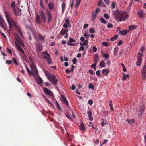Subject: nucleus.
Wrapping results in <instances>:
<instances>
[{"instance_id": "nucleus-61", "label": "nucleus", "mask_w": 146, "mask_h": 146, "mask_svg": "<svg viewBox=\"0 0 146 146\" xmlns=\"http://www.w3.org/2000/svg\"><path fill=\"white\" fill-rule=\"evenodd\" d=\"M43 54L46 55L48 57H50V54L48 53L47 52H45L43 53Z\"/></svg>"}, {"instance_id": "nucleus-35", "label": "nucleus", "mask_w": 146, "mask_h": 146, "mask_svg": "<svg viewBox=\"0 0 146 146\" xmlns=\"http://www.w3.org/2000/svg\"><path fill=\"white\" fill-rule=\"evenodd\" d=\"M118 35H116L114 37H112L110 39V40L111 41H114L116 40L118 38Z\"/></svg>"}, {"instance_id": "nucleus-15", "label": "nucleus", "mask_w": 146, "mask_h": 146, "mask_svg": "<svg viewBox=\"0 0 146 146\" xmlns=\"http://www.w3.org/2000/svg\"><path fill=\"white\" fill-rule=\"evenodd\" d=\"M62 102L65 104H66V105L68 106V102L66 100L65 97L64 96H62Z\"/></svg>"}, {"instance_id": "nucleus-25", "label": "nucleus", "mask_w": 146, "mask_h": 146, "mask_svg": "<svg viewBox=\"0 0 146 146\" xmlns=\"http://www.w3.org/2000/svg\"><path fill=\"white\" fill-rule=\"evenodd\" d=\"M97 14L95 12H93L91 17H92V20L93 21L96 18Z\"/></svg>"}, {"instance_id": "nucleus-57", "label": "nucleus", "mask_w": 146, "mask_h": 146, "mask_svg": "<svg viewBox=\"0 0 146 146\" xmlns=\"http://www.w3.org/2000/svg\"><path fill=\"white\" fill-rule=\"evenodd\" d=\"M89 72L92 75H93L95 74V73L93 71L91 70H89Z\"/></svg>"}, {"instance_id": "nucleus-38", "label": "nucleus", "mask_w": 146, "mask_h": 146, "mask_svg": "<svg viewBox=\"0 0 146 146\" xmlns=\"http://www.w3.org/2000/svg\"><path fill=\"white\" fill-rule=\"evenodd\" d=\"M84 43H80V45H81V46H82V45L86 46V45H87L88 43V41L87 40H85V41H84Z\"/></svg>"}, {"instance_id": "nucleus-48", "label": "nucleus", "mask_w": 146, "mask_h": 146, "mask_svg": "<svg viewBox=\"0 0 146 146\" xmlns=\"http://www.w3.org/2000/svg\"><path fill=\"white\" fill-rule=\"evenodd\" d=\"M104 17L106 19H109L110 17L107 14H104Z\"/></svg>"}, {"instance_id": "nucleus-30", "label": "nucleus", "mask_w": 146, "mask_h": 146, "mask_svg": "<svg viewBox=\"0 0 146 146\" xmlns=\"http://www.w3.org/2000/svg\"><path fill=\"white\" fill-rule=\"evenodd\" d=\"M26 70H27V72L30 74H32V75H35V73H34L33 71H30L29 70V68L27 67V68H26Z\"/></svg>"}, {"instance_id": "nucleus-34", "label": "nucleus", "mask_w": 146, "mask_h": 146, "mask_svg": "<svg viewBox=\"0 0 146 146\" xmlns=\"http://www.w3.org/2000/svg\"><path fill=\"white\" fill-rule=\"evenodd\" d=\"M87 125H88L89 126H91V127H92L93 129H95V128L94 127V124L91 123V122H88L87 123Z\"/></svg>"}, {"instance_id": "nucleus-41", "label": "nucleus", "mask_w": 146, "mask_h": 146, "mask_svg": "<svg viewBox=\"0 0 146 146\" xmlns=\"http://www.w3.org/2000/svg\"><path fill=\"white\" fill-rule=\"evenodd\" d=\"M116 6V4L114 1H113L112 3V9H114L115 8Z\"/></svg>"}, {"instance_id": "nucleus-16", "label": "nucleus", "mask_w": 146, "mask_h": 146, "mask_svg": "<svg viewBox=\"0 0 146 146\" xmlns=\"http://www.w3.org/2000/svg\"><path fill=\"white\" fill-rule=\"evenodd\" d=\"M14 27L16 29L18 33H19V34L21 36H23V34L21 31L20 28L17 26V24H16Z\"/></svg>"}, {"instance_id": "nucleus-43", "label": "nucleus", "mask_w": 146, "mask_h": 146, "mask_svg": "<svg viewBox=\"0 0 146 146\" xmlns=\"http://www.w3.org/2000/svg\"><path fill=\"white\" fill-rule=\"evenodd\" d=\"M107 27L108 28H112L113 27V25L111 23H108Z\"/></svg>"}, {"instance_id": "nucleus-4", "label": "nucleus", "mask_w": 146, "mask_h": 146, "mask_svg": "<svg viewBox=\"0 0 146 146\" xmlns=\"http://www.w3.org/2000/svg\"><path fill=\"white\" fill-rule=\"evenodd\" d=\"M45 12L48 18V23H49L52 20V17L50 12L47 9H45Z\"/></svg>"}, {"instance_id": "nucleus-54", "label": "nucleus", "mask_w": 146, "mask_h": 146, "mask_svg": "<svg viewBox=\"0 0 146 146\" xmlns=\"http://www.w3.org/2000/svg\"><path fill=\"white\" fill-rule=\"evenodd\" d=\"M77 60L76 58H74L72 60V61L74 64H75Z\"/></svg>"}, {"instance_id": "nucleus-1", "label": "nucleus", "mask_w": 146, "mask_h": 146, "mask_svg": "<svg viewBox=\"0 0 146 146\" xmlns=\"http://www.w3.org/2000/svg\"><path fill=\"white\" fill-rule=\"evenodd\" d=\"M116 19L119 21H125L128 18L129 13L126 12L116 10L114 13Z\"/></svg>"}, {"instance_id": "nucleus-33", "label": "nucleus", "mask_w": 146, "mask_h": 146, "mask_svg": "<svg viewBox=\"0 0 146 146\" xmlns=\"http://www.w3.org/2000/svg\"><path fill=\"white\" fill-rule=\"evenodd\" d=\"M137 28V26L136 25H133L131 26H129V29L130 30H133L136 29Z\"/></svg>"}, {"instance_id": "nucleus-62", "label": "nucleus", "mask_w": 146, "mask_h": 146, "mask_svg": "<svg viewBox=\"0 0 146 146\" xmlns=\"http://www.w3.org/2000/svg\"><path fill=\"white\" fill-rule=\"evenodd\" d=\"M63 27L65 28H67L68 27V25L67 23H64L63 25Z\"/></svg>"}, {"instance_id": "nucleus-60", "label": "nucleus", "mask_w": 146, "mask_h": 146, "mask_svg": "<svg viewBox=\"0 0 146 146\" xmlns=\"http://www.w3.org/2000/svg\"><path fill=\"white\" fill-rule=\"evenodd\" d=\"M76 86L74 84H72V87L71 88L73 90H74L75 89Z\"/></svg>"}, {"instance_id": "nucleus-42", "label": "nucleus", "mask_w": 146, "mask_h": 146, "mask_svg": "<svg viewBox=\"0 0 146 146\" xmlns=\"http://www.w3.org/2000/svg\"><path fill=\"white\" fill-rule=\"evenodd\" d=\"M103 58H105L106 59H108L109 57V55L108 54H105L103 56Z\"/></svg>"}, {"instance_id": "nucleus-17", "label": "nucleus", "mask_w": 146, "mask_h": 146, "mask_svg": "<svg viewBox=\"0 0 146 146\" xmlns=\"http://www.w3.org/2000/svg\"><path fill=\"white\" fill-rule=\"evenodd\" d=\"M102 72L105 76H107L110 72V71L107 69H104L102 70Z\"/></svg>"}, {"instance_id": "nucleus-6", "label": "nucleus", "mask_w": 146, "mask_h": 146, "mask_svg": "<svg viewBox=\"0 0 146 146\" xmlns=\"http://www.w3.org/2000/svg\"><path fill=\"white\" fill-rule=\"evenodd\" d=\"M39 14L43 21L44 23L46 22V16L45 13L41 9L39 11Z\"/></svg>"}, {"instance_id": "nucleus-27", "label": "nucleus", "mask_w": 146, "mask_h": 146, "mask_svg": "<svg viewBox=\"0 0 146 146\" xmlns=\"http://www.w3.org/2000/svg\"><path fill=\"white\" fill-rule=\"evenodd\" d=\"M127 33V31L126 30H124L121 31H120L119 33H120L123 35H124L126 34Z\"/></svg>"}, {"instance_id": "nucleus-24", "label": "nucleus", "mask_w": 146, "mask_h": 146, "mask_svg": "<svg viewBox=\"0 0 146 146\" xmlns=\"http://www.w3.org/2000/svg\"><path fill=\"white\" fill-rule=\"evenodd\" d=\"M21 57L23 60H26L27 59V57L26 56V55L25 53V52H24V54H21Z\"/></svg>"}, {"instance_id": "nucleus-11", "label": "nucleus", "mask_w": 146, "mask_h": 146, "mask_svg": "<svg viewBox=\"0 0 146 146\" xmlns=\"http://www.w3.org/2000/svg\"><path fill=\"white\" fill-rule=\"evenodd\" d=\"M145 109V105H142L140 107L139 110L138 112V114L140 116H141L143 113Z\"/></svg>"}, {"instance_id": "nucleus-49", "label": "nucleus", "mask_w": 146, "mask_h": 146, "mask_svg": "<svg viewBox=\"0 0 146 146\" xmlns=\"http://www.w3.org/2000/svg\"><path fill=\"white\" fill-rule=\"evenodd\" d=\"M104 4L102 0H100L98 2V5L100 6L102 4Z\"/></svg>"}, {"instance_id": "nucleus-58", "label": "nucleus", "mask_w": 146, "mask_h": 146, "mask_svg": "<svg viewBox=\"0 0 146 146\" xmlns=\"http://www.w3.org/2000/svg\"><path fill=\"white\" fill-rule=\"evenodd\" d=\"M96 74L97 76H100V70H98L96 72Z\"/></svg>"}, {"instance_id": "nucleus-2", "label": "nucleus", "mask_w": 146, "mask_h": 146, "mask_svg": "<svg viewBox=\"0 0 146 146\" xmlns=\"http://www.w3.org/2000/svg\"><path fill=\"white\" fill-rule=\"evenodd\" d=\"M5 14L10 29L11 30V27L13 26H15L17 24V23L15 21L11 18L10 17L9 12H5Z\"/></svg>"}, {"instance_id": "nucleus-44", "label": "nucleus", "mask_w": 146, "mask_h": 146, "mask_svg": "<svg viewBox=\"0 0 146 146\" xmlns=\"http://www.w3.org/2000/svg\"><path fill=\"white\" fill-rule=\"evenodd\" d=\"M89 31L91 33H94L95 32V30L93 28H90L89 29Z\"/></svg>"}, {"instance_id": "nucleus-18", "label": "nucleus", "mask_w": 146, "mask_h": 146, "mask_svg": "<svg viewBox=\"0 0 146 146\" xmlns=\"http://www.w3.org/2000/svg\"><path fill=\"white\" fill-rule=\"evenodd\" d=\"M48 9L50 10H52L54 9V6L52 2H50L48 4Z\"/></svg>"}, {"instance_id": "nucleus-32", "label": "nucleus", "mask_w": 146, "mask_h": 146, "mask_svg": "<svg viewBox=\"0 0 146 146\" xmlns=\"http://www.w3.org/2000/svg\"><path fill=\"white\" fill-rule=\"evenodd\" d=\"M81 1V0H76V2L75 5V7H76L77 8L78 7Z\"/></svg>"}, {"instance_id": "nucleus-9", "label": "nucleus", "mask_w": 146, "mask_h": 146, "mask_svg": "<svg viewBox=\"0 0 146 146\" xmlns=\"http://www.w3.org/2000/svg\"><path fill=\"white\" fill-rule=\"evenodd\" d=\"M138 58L137 60L136 64L137 66H139L141 64V62H142V60L141 58L143 56V54H141L140 52H138Z\"/></svg>"}, {"instance_id": "nucleus-64", "label": "nucleus", "mask_w": 146, "mask_h": 146, "mask_svg": "<svg viewBox=\"0 0 146 146\" xmlns=\"http://www.w3.org/2000/svg\"><path fill=\"white\" fill-rule=\"evenodd\" d=\"M100 9L99 8H97L95 11H94V12H95L97 14L98 12H100Z\"/></svg>"}, {"instance_id": "nucleus-36", "label": "nucleus", "mask_w": 146, "mask_h": 146, "mask_svg": "<svg viewBox=\"0 0 146 146\" xmlns=\"http://www.w3.org/2000/svg\"><path fill=\"white\" fill-rule=\"evenodd\" d=\"M126 121L129 124L133 123L134 122V120L133 119L129 120L128 119H127Z\"/></svg>"}, {"instance_id": "nucleus-3", "label": "nucleus", "mask_w": 146, "mask_h": 146, "mask_svg": "<svg viewBox=\"0 0 146 146\" xmlns=\"http://www.w3.org/2000/svg\"><path fill=\"white\" fill-rule=\"evenodd\" d=\"M14 36L15 37L16 40L18 42L19 44L23 47L25 45L24 43L19 36L16 33H14Z\"/></svg>"}, {"instance_id": "nucleus-51", "label": "nucleus", "mask_w": 146, "mask_h": 146, "mask_svg": "<svg viewBox=\"0 0 146 146\" xmlns=\"http://www.w3.org/2000/svg\"><path fill=\"white\" fill-rule=\"evenodd\" d=\"M67 44L70 46H75L76 45L75 44V43H70L69 42H68L67 43Z\"/></svg>"}, {"instance_id": "nucleus-28", "label": "nucleus", "mask_w": 146, "mask_h": 146, "mask_svg": "<svg viewBox=\"0 0 146 146\" xmlns=\"http://www.w3.org/2000/svg\"><path fill=\"white\" fill-rule=\"evenodd\" d=\"M99 66L101 67H105V63L103 60H102L101 61Z\"/></svg>"}, {"instance_id": "nucleus-37", "label": "nucleus", "mask_w": 146, "mask_h": 146, "mask_svg": "<svg viewBox=\"0 0 146 146\" xmlns=\"http://www.w3.org/2000/svg\"><path fill=\"white\" fill-rule=\"evenodd\" d=\"M45 73L46 75V76L48 79H49V78L50 77V73L48 72L47 71H46L45 72Z\"/></svg>"}, {"instance_id": "nucleus-7", "label": "nucleus", "mask_w": 146, "mask_h": 146, "mask_svg": "<svg viewBox=\"0 0 146 146\" xmlns=\"http://www.w3.org/2000/svg\"><path fill=\"white\" fill-rule=\"evenodd\" d=\"M52 83H54L55 84H57L58 80L56 78V76L52 74L50 77L48 79Z\"/></svg>"}, {"instance_id": "nucleus-52", "label": "nucleus", "mask_w": 146, "mask_h": 146, "mask_svg": "<svg viewBox=\"0 0 146 146\" xmlns=\"http://www.w3.org/2000/svg\"><path fill=\"white\" fill-rule=\"evenodd\" d=\"M84 47L83 46H81L79 48L78 51L79 52H80L81 51H84Z\"/></svg>"}, {"instance_id": "nucleus-29", "label": "nucleus", "mask_w": 146, "mask_h": 146, "mask_svg": "<svg viewBox=\"0 0 146 146\" xmlns=\"http://www.w3.org/2000/svg\"><path fill=\"white\" fill-rule=\"evenodd\" d=\"M15 43L16 46V48L18 51L22 49V48L19 46L17 42H15Z\"/></svg>"}, {"instance_id": "nucleus-8", "label": "nucleus", "mask_w": 146, "mask_h": 146, "mask_svg": "<svg viewBox=\"0 0 146 146\" xmlns=\"http://www.w3.org/2000/svg\"><path fill=\"white\" fill-rule=\"evenodd\" d=\"M44 92L46 95H49L52 98L53 97L54 94L50 90L46 87L44 88Z\"/></svg>"}, {"instance_id": "nucleus-23", "label": "nucleus", "mask_w": 146, "mask_h": 146, "mask_svg": "<svg viewBox=\"0 0 146 146\" xmlns=\"http://www.w3.org/2000/svg\"><path fill=\"white\" fill-rule=\"evenodd\" d=\"M129 77V75L128 74H125L124 73H123V77L122 78V79L123 80H125Z\"/></svg>"}, {"instance_id": "nucleus-50", "label": "nucleus", "mask_w": 146, "mask_h": 146, "mask_svg": "<svg viewBox=\"0 0 146 146\" xmlns=\"http://www.w3.org/2000/svg\"><path fill=\"white\" fill-rule=\"evenodd\" d=\"M88 115L89 117H90L92 116V113L90 111H89L88 112Z\"/></svg>"}, {"instance_id": "nucleus-46", "label": "nucleus", "mask_w": 146, "mask_h": 146, "mask_svg": "<svg viewBox=\"0 0 146 146\" xmlns=\"http://www.w3.org/2000/svg\"><path fill=\"white\" fill-rule=\"evenodd\" d=\"M68 42H69L70 43L71 42H75V40H74L73 38H71L69 39V41Z\"/></svg>"}, {"instance_id": "nucleus-55", "label": "nucleus", "mask_w": 146, "mask_h": 146, "mask_svg": "<svg viewBox=\"0 0 146 146\" xmlns=\"http://www.w3.org/2000/svg\"><path fill=\"white\" fill-rule=\"evenodd\" d=\"M13 60L15 64L16 65H18V63L16 60V58H13Z\"/></svg>"}, {"instance_id": "nucleus-26", "label": "nucleus", "mask_w": 146, "mask_h": 146, "mask_svg": "<svg viewBox=\"0 0 146 146\" xmlns=\"http://www.w3.org/2000/svg\"><path fill=\"white\" fill-rule=\"evenodd\" d=\"M66 8V3L64 2H63L62 5V12L64 13L65 11V9Z\"/></svg>"}, {"instance_id": "nucleus-40", "label": "nucleus", "mask_w": 146, "mask_h": 146, "mask_svg": "<svg viewBox=\"0 0 146 146\" xmlns=\"http://www.w3.org/2000/svg\"><path fill=\"white\" fill-rule=\"evenodd\" d=\"M100 21L101 22L104 24H106V20L104 19L103 17H101L100 18Z\"/></svg>"}, {"instance_id": "nucleus-12", "label": "nucleus", "mask_w": 146, "mask_h": 146, "mask_svg": "<svg viewBox=\"0 0 146 146\" xmlns=\"http://www.w3.org/2000/svg\"><path fill=\"white\" fill-rule=\"evenodd\" d=\"M13 12L14 14L16 16H18L19 15V12L21 11V10L19 9L17 7L13 8L12 9Z\"/></svg>"}, {"instance_id": "nucleus-5", "label": "nucleus", "mask_w": 146, "mask_h": 146, "mask_svg": "<svg viewBox=\"0 0 146 146\" xmlns=\"http://www.w3.org/2000/svg\"><path fill=\"white\" fill-rule=\"evenodd\" d=\"M0 26L5 30H6L7 25L3 18L0 15Z\"/></svg>"}, {"instance_id": "nucleus-19", "label": "nucleus", "mask_w": 146, "mask_h": 146, "mask_svg": "<svg viewBox=\"0 0 146 146\" xmlns=\"http://www.w3.org/2000/svg\"><path fill=\"white\" fill-rule=\"evenodd\" d=\"M138 14L139 17L142 18L144 17V13L143 11L141 10L138 12Z\"/></svg>"}, {"instance_id": "nucleus-10", "label": "nucleus", "mask_w": 146, "mask_h": 146, "mask_svg": "<svg viewBox=\"0 0 146 146\" xmlns=\"http://www.w3.org/2000/svg\"><path fill=\"white\" fill-rule=\"evenodd\" d=\"M146 66L145 65L142 69V77L143 80H145L146 77Z\"/></svg>"}, {"instance_id": "nucleus-22", "label": "nucleus", "mask_w": 146, "mask_h": 146, "mask_svg": "<svg viewBox=\"0 0 146 146\" xmlns=\"http://www.w3.org/2000/svg\"><path fill=\"white\" fill-rule=\"evenodd\" d=\"M37 80L38 81V83L39 84H42L43 83L42 79L38 76H37Z\"/></svg>"}, {"instance_id": "nucleus-13", "label": "nucleus", "mask_w": 146, "mask_h": 146, "mask_svg": "<svg viewBox=\"0 0 146 146\" xmlns=\"http://www.w3.org/2000/svg\"><path fill=\"white\" fill-rule=\"evenodd\" d=\"M31 68L33 70L34 73H35V75L34 76L36 75L37 76H38V71L37 69L36 68L35 66L32 67V66H31Z\"/></svg>"}, {"instance_id": "nucleus-59", "label": "nucleus", "mask_w": 146, "mask_h": 146, "mask_svg": "<svg viewBox=\"0 0 146 146\" xmlns=\"http://www.w3.org/2000/svg\"><path fill=\"white\" fill-rule=\"evenodd\" d=\"M44 99L46 100V101H47L50 104H51V103L50 102L48 99L47 98V97L46 96H44Z\"/></svg>"}, {"instance_id": "nucleus-14", "label": "nucleus", "mask_w": 146, "mask_h": 146, "mask_svg": "<svg viewBox=\"0 0 146 146\" xmlns=\"http://www.w3.org/2000/svg\"><path fill=\"white\" fill-rule=\"evenodd\" d=\"M36 21L38 24H40L41 22L40 17L38 13L36 15Z\"/></svg>"}, {"instance_id": "nucleus-45", "label": "nucleus", "mask_w": 146, "mask_h": 146, "mask_svg": "<svg viewBox=\"0 0 146 146\" xmlns=\"http://www.w3.org/2000/svg\"><path fill=\"white\" fill-rule=\"evenodd\" d=\"M88 87L89 88L91 89L92 90H93L94 89V86L92 84H89Z\"/></svg>"}, {"instance_id": "nucleus-63", "label": "nucleus", "mask_w": 146, "mask_h": 146, "mask_svg": "<svg viewBox=\"0 0 146 146\" xmlns=\"http://www.w3.org/2000/svg\"><path fill=\"white\" fill-rule=\"evenodd\" d=\"M88 104L90 105H92V104L93 102L92 100H89L88 101Z\"/></svg>"}, {"instance_id": "nucleus-56", "label": "nucleus", "mask_w": 146, "mask_h": 146, "mask_svg": "<svg viewBox=\"0 0 146 146\" xmlns=\"http://www.w3.org/2000/svg\"><path fill=\"white\" fill-rule=\"evenodd\" d=\"M92 49L94 52H96L97 50V48L96 46H94L92 48Z\"/></svg>"}, {"instance_id": "nucleus-47", "label": "nucleus", "mask_w": 146, "mask_h": 146, "mask_svg": "<svg viewBox=\"0 0 146 146\" xmlns=\"http://www.w3.org/2000/svg\"><path fill=\"white\" fill-rule=\"evenodd\" d=\"M12 62V61L10 60H6V63L8 65H9Z\"/></svg>"}, {"instance_id": "nucleus-31", "label": "nucleus", "mask_w": 146, "mask_h": 146, "mask_svg": "<svg viewBox=\"0 0 146 146\" xmlns=\"http://www.w3.org/2000/svg\"><path fill=\"white\" fill-rule=\"evenodd\" d=\"M80 128L82 131L84 130L85 129V128L84 125L83 123H81L80 125Z\"/></svg>"}, {"instance_id": "nucleus-39", "label": "nucleus", "mask_w": 146, "mask_h": 146, "mask_svg": "<svg viewBox=\"0 0 146 146\" xmlns=\"http://www.w3.org/2000/svg\"><path fill=\"white\" fill-rule=\"evenodd\" d=\"M11 7L12 9L17 7L15 6V3L14 1L12 2L11 4Z\"/></svg>"}, {"instance_id": "nucleus-53", "label": "nucleus", "mask_w": 146, "mask_h": 146, "mask_svg": "<svg viewBox=\"0 0 146 146\" xmlns=\"http://www.w3.org/2000/svg\"><path fill=\"white\" fill-rule=\"evenodd\" d=\"M102 45L105 46H108V44L107 42H103L102 43Z\"/></svg>"}, {"instance_id": "nucleus-20", "label": "nucleus", "mask_w": 146, "mask_h": 146, "mask_svg": "<svg viewBox=\"0 0 146 146\" xmlns=\"http://www.w3.org/2000/svg\"><path fill=\"white\" fill-rule=\"evenodd\" d=\"M38 35L39 39L41 41L44 40L46 37V35L42 36L40 34H38Z\"/></svg>"}, {"instance_id": "nucleus-21", "label": "nucleus", "mask_w": 146, "mask_h": 146, "mask_svg": "<svg viewBox=\"0 0 146 146\" xmlns=\"http://www.w3.org/2000/svg\"><path fill=\"white\" fill-rule=\"evenodd\" d=\"M68 32V31L67 29L63 28L60 31V33L62 35H64L67 33Z\"/></svg>"}]
</instances>
